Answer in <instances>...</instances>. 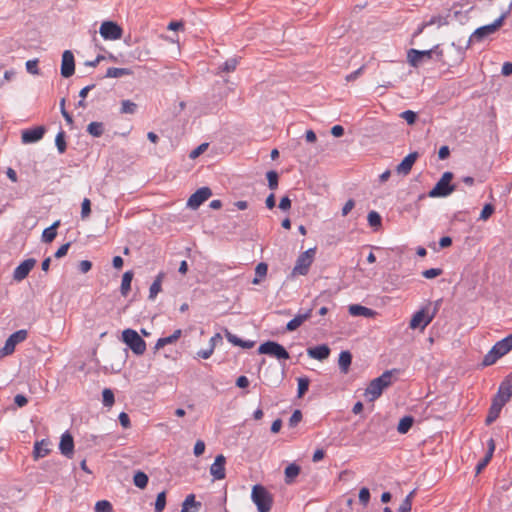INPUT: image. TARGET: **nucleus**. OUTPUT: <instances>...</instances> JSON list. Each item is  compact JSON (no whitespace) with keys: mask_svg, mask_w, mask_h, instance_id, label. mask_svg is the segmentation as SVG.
<instances>
[{"mask_svg":"<svg viewBox=\"0 0 512 512\" xmlns=\"http://www.w3.org/2000/svg\"><path fill=\"white\" fill-rule=\"evenodd\" d=\"M413 422L414 419L412 416H404L398 423L397 431L400 434H406L411 429Z\"/></svg>","mask_w":512,"mask_h":512,"instance_id":"obj_31","label":"nucleus"},{"mask_svg":"<svg viewBox=\"0 0 512 512\" xmlns=\"http://www.w3.org/2000/svg\"><path fill=\"white\" fill-rule=\"evenodd\" d=\"M225 463L226 459L222 454L216 456L210 467V474L215 480H222L225 478Z\"/></svg>","mask_w":512,"mask_h":512,"instance_id":"obj_17","label":"nucleus"},{"mask_svg":"<svg viewBox=\"0 0 512 512\" xmlns=\"http://www.w3.org/2000/svg\"><path fill=\"white\" fill-rule=\"evenodd\" d=\"M26 69L29 73H31L33 75L39 74L38 60L37 59L28 60L26 62Z\"/></svg>","mask_w":512,"mask_h":512,"instance_id":"obj_54","label":"nucleus"},{"mask_svg":"<svg viewBox=\"0 0 512 512\" xmlns=\"http://www.w3.org/2000/svg\"><path fill=\"white\" fill-rule=\"evenodd\" d=\"M512 397V382L505 379L499 386L497 394L494 396L492 402L504 406Z\"/></svg>","mask_w":512,"mask_h":512,"instance_id":"obj_12","label":"nucleus"},{"mask_svg":"<svg viewBox=\"0 0 512 512\" xmlns=\"http://www.w3.org/2000/svg\"><path fill=\"white\" fill-rule=\"evenodd\" d=\"M391 371H385L379 377L373 379L365 390L364 396L367 401L373 402L378 399L385 388L391 384Z\"/></svg>","mask_w":512,"mask_h":512,"instance_id":"obj_2","label":"nucleus"},{"mask_svg":"<svg viewBox=\"0 0 512 512\" xmlns=\"http://www.w3.org/2000/svg\"><path fill=\"white\" fill-rule=\"evenodd\" d=\"M354 207L355 201L353 199H349L342 207V216H347Z\"/></svg>","mask_w":512,"mask_h":512,"instance_id":"obj_60","label":"nucleus"},{"mask_svg":"<svg viewBox=\"0 0 512 512\" xmlns=\"http://www.w3.org/2000/svg\"><path fill=\"white\" fill-rule=\"evenodd\" d=\"M418 158L417 152L409 153L397 166L396 172L402 175H408Z\"/></svg>","mask_w":512,"mask_h":512,"instance_id":"obj_18","label":"nucleus"},{"mask_svg":"<svg viewBox=\"0 0 512 512\" xmlns=\"http://www.w3.org/2000/svg\"><path fill=\"white\" fill-rule=\"evenodd\" d=\"M238 65V60L237 58H230L228 60H226L222 66L220 67L221 71L223 72H232L236 69Z\"/></svg>","mask_w":512,"mask_h":512,"instance_id":"obj_47","label":"nucleus"},{"mask_svg":"<svg viewBox=\"0 0 512 512\" xmlns=\"http://www.w3.org/2000/svg\"><path fill=\"white\" fill-rule=\"evenodd\" d=\"M368 224L374 229L378 230L382 225V218L376 211H370L367 215Z\"/></svg>","mask_w":512,"mask_h":512,"instance_id":"obj_34","label":"nucleus"},{"mask_svg":"<svg viewBox=\"0 0 512 512\" xmlns=\"http://www.w3.org/2000/svg\"><path fill=\"white\" fill-rule=\"evenodd\" d=\"M55 144L60 154H63L66 150L65 132L60 130L55 138Z\"/></svg>","mask_w":512,"mask_h":512,"instance_id":"obj_41","label":"nucleus"},{"mask_svg":"<svg viewBox=\"0 0 512 512\" xmlns=\"http://www.w3.org/2000/svg\"><path fill=\"white\" fill-rule=\"evenodd\" d=\"M251 499L258 512H269L273 504V497L262 485L256 484L252 488Z\"/></svg>","mask_w":512,"mask_h":512,"instance_id":"obj_3","label":"nucleus"},{"mask_svg":"<svg viewBox=\"0 0 512 512\" xmlns=\"http://www.w3.org/2000/svg\"><path fill=\"white\" fill-rule=\"evenodd\" d=\"M312 309L307 310L304 313H298L293 319H291L286 326L288 331H294L300 327L306 320L311 317Z\"/></svg>","mask_w":512,"mask_h":512,"instance_id":"obj_22","label":"nucleus"},{"mask_svg":"<svg viewBox=\"0 0 512 512\" xmlns=\"http://www.w3.org/2000/svg\"><path fill=\"white\" fill-rule=\"evenodd\" d=\"M348 311L349 314L354 317L362 316L365 318H372L377 314L376 311L359 304L350 305Z\"/></svg>","mask_w":512,"mask_h":512,"instance_id":"obj_21","label":"nucleus"},{"mask_svg":"<svg viewBox=\"0 0 512 512\" xmlns=\"http://www.w3.org/2000/svg\"><path fill=\"white\" fill-rule=\"evenodd\" d=\"M87 132L93 137H100L104 132V127L101 122H91L87 126Z\"/></svg>","mask_w":512,"mask_h":512,"instance_id":"obj_35","label":"nucleus"},{"mask_svg":"<svg viewBox=\"0 0 512 512\" xmlns=\"http://www.w3.org/2000/svg\"><path fill=\"white\" fill-rule=\"evenodd\" d=\"M95 512H113L112 504L107 500L97 501L95 504Z\"/></svg>","mask_w":512,"mask_h":512,"instance_id":"obj_44","label":"nucleus"},{"mask_svg":"<svg viewBox=\"0 0 512 512\" xmlns=\"http://www.w3.org/2000/svg\"><path fill=\"white\" fill-rule=\"evenodd\" d=\"M370 500V491L368 488L363 487L359 491V501L363 506H367Z\"/></svg>","mask_w":512,"mask_h":512,"instance_id":"obj_53","label":"nucleus"},{"mask_svg":"<svg viewBox=\"0 0 512 512\" xmlns=\"http://www.w3.org/2000/svg\"><path fill=\"white\" fill-rule=\"evenodd\" d=\"M132 71L128 68H116V67H110L106 71L105 77L107 78H120L123 76L131 75Z\"/></svg>","mask_w":512,"mask_h":512,"instance_id":"obj_28","label":"nucleus"},{"mask_svg":"<svg viewBox=\"0 0 512 512\" xmlns=\"http://www.w3.org/2000/svg\"><path fill=\"white\" fill-rule=\"evenodd\" d=\"M415 491L410 492L400 504L397 512H411L412 509V498Z\"/></svg>","mask_w":512,"mask_h":512,"instance_id":"obj_39","label":"nucleus"},{"mask_svg":"<svg viewBox=\"0 0 512 512\" xmlns=\"http://www.w3.org/2000/svg\"><path fill=\"white\" fill-rule=\"evenodd\" d=\"M268 186L271 190L278 187V173L274 170L268 171L267 174Z\"/></svg>","mask_w":512,"mask_h":512,"instance_id":"obj_46","label":"nucleus"},{"mask_svg":"<svg viewBox=\"0 0 512 512\" xmlns=\"http://www.w3.org/2000/svg\"><path fill=\"white\" fill-rule=\"evenodd\" d=\"M441 274H442V269H440V268H430V269L424 270L422 272V276L426 279H433L435 277H438Z\"/></svg>","mask_w":512,"mask_h":512,"instance_id":"obj_52","label":"nucleus"},{"mask_svg":"<svg viewBox=\"0 0 512 512\" xmlns=\"http://www.w3.org/2000/svg\"><path fill=\"white\" fill-rule=\"evenodd\" d=\"M512 350V333L496 342L490 351L484 356L482 365H493L498 359Z\"/></svg>","mask_w":512,"mask_h":512,"instance_id":"obj_1","label":"nucleus"},{"mask_svg":"<svg viewBox=\"0 0 512 512\" xmlns=\"http://www.w3.org/2000/svg\"><path fill=\"white\" fill-rule=\"evenodd\" d=\"M258 352L260 354L275 357L278 360L289 359V353L287 350L281 344L274 341H266L262 343L258 348Z\"/></svg>","mask_w":512,"mask_h":512,"instance_id":"obj_10","label":"nucleus"},{"mask_svg":"<svg viewBox=\"0 0 512 512\" xmlns=\"http://www.w3.org/2000/svg\"><path fill=\"white\" fill-rule=\"evenodd\" d=\"M165 274L160 272L149 288V299L154 300L158 293L161 291L162 280Z\"/></svg>","mask_w":512,"mask_h":512,"instance_id":"obj_26","label":"nucleus"},{"mask_svg":"<svg viewBox=\"0 0 512 512\" xmlns=\"http://www.w3.org/2000/svg\"><path fill=\"white\" fill-rule=\"evenodd\" d=\"M307 354L309 357L317 360H324L328 358L330 354V349L327 345L322 344L315 347H311L307 349Z\"/></svg>","mask_w":512,"mask_h":512,"instance_id":"obj_20","label":"nucleus"},{"mask_svg":"<svg viewBox=\"0 0 512 512\" xmlns=\"http://www.w3.org/2000/svg\"><path fill=\"white\" fill-rule=\"evenodd\" d=\"M200 506H201V503L197 502L195 500V495L189 494L183 501L182 508H181L180 512H191L190 508H192V507L199 508Z\"/></svg>","mask_w":512,"mask_h":512,"instance_id":"obj_33","label":"nucleus"},{"mask_svg":"<svg viewBox=\"0 0 512 512\" xmlns=\"http://www.w3.org/2000/svg\"><path fill=\"white\" fill-rule=\"evenodd\" d=\"M59 449L64 456L68 458L72 457L74 450V441L73 437L68 432L62 434Z\"/></svg>","mask_w":512,"mask_h":512,"instance_id":"obj_19","label":"nucleus"},{"mask_svg":"<svg viewBox=\"0 0 512 512\" xmlns=\"http://www.w3.org/2000/svg\"><path fill=\"white\" fill-rule=\"evenodd\" d=\"M27 335H28L27 331L24 329H21V330H18L16 332L12 333L8 338H9V340H12L14 345H17V344L23 342L24 340H26Z\"/></svg>","mask_w":512,"mask_h":512,"instance_id":"obj_42","label":"nucleus"},{"mask_svg":"<svg viewBox=\"0 0 512 512\" xmlns=\"http://www.w3.org/2000/svg\"><path fill=\"white\" fill-rule=\"evenodd\" d=\"M453 173L450 171L444 172L436 185L428 193L431 198L447 197L454 190L455 185L451 184Z\"/></svg>","mask_w":512,"mask_h":512,"instance_id":"obj_6","label":"nucleus"},{"mask_svg":"<svg viewBox=\"0 0 512 512\" xmlns=\"http://www.w3.org/2000/svg\"><path fill=\"white\" fill-rule=\"evenodd\" d=\"M122 341L136 355H142L146 351V342L133 329L128 328L122 332Z\"/></svg>","mask_w":512,"mask_h":512,"instance_id":"obj_8","label":"nucleus"},{"mask_svg":"<svg viewBox=\"0 0 512 512\" xmlns=\"http://www.w3.org/2000/svg\"><path fill=\"white\" fill-rule=\"evenodd\" d=\"M212 195L211 189L208 187H201L194 192L187 201V206L191 209H197Z\"/></svg>","mask_w":512,"mask_h":512,"instance_id":"obj_13","label":"nucleus"},{"mask_svg":"<svg viewBox=\"0 0 512 512\" xmlns=\"http://www.w3.org/2000/svg\"><path fill=\"white\" fill-rule=\"evenodd\" d=\"M437 305L432 310V312H429L430 307L427 305L426 307H423L422 309L418 310L414 313L412 316L409 327L411 329H421L424 330L434 319L436 313H437Z\"/></svg>","mask_w":512,"mask_h":512,"instance_id":"obj_7","label":"nucleus"},{"mask_svg":"<svg viewBox=\"0 0 512 512\" xmlns=\"http://www.w3.org/2000/svg\"><path fill=\"white\" fill-rule=\"evenodd\" d=\"M75 72L74 55L70 50H65L62 54L61 75L64 78L71 77Z\"/></svg>","mask_w":512,"mask_h":512,"instance_id":"obj_16","label":"nucleus"},{"mask_svg":"<svg viewBox=\"0 0 512 512\" xmlns=\"http://www.w3.org/2000/svg\"><path fill=\"white\" fill-rule=\"evenodd\" d=\"M70 243L63 244L61 247L58 248V250L55 252L56 258H61L65 256L68 252Z\"/></svg>","mask_w":512,"mask_h":512,"instance_id":"obj_62","label":"nucleus"},{"mask_svg":"<svg viewBox=\"0 0 512 512\" xmlns=\"http://www.w3.org/2000/svg\"><path fill=\"white\" fill-rule=\"evenodd\" d=\"M298 397H302L309 388V379L307 377L298 378Z\"/></svg>","mask_w":512,"mask_h":512,"instance_id":"obj_48","label":"nucleus"},{"mask_svg":"<svg viewBox=\"0 0 512 512\" xmlns=\"http://www.w3.org/2000/svg\"><path fill=\"white\" fill-rule=\"evenodd\" d=\"M133 279V272L132 271H126L122 276V282L120 291L123 296H126L131 288V282Z\"/></svg>","mask_w":512,"mask_h":512,"instance_id":"obj_29","label":"nucleus"},{"mask_svg":"<svg viewBox=\"0 0 512 512\" xmlns=\"http://www.w3.org/2000/svg\"><path fill=\"white\" fill-rule=\"evenodd\" d=\"M502 408L498 403L492 402L485 420L487 425H490L499 417Z\"/></svg>","mask_w":512,"mask_h":512,"instance_id":"obj_30","label":"nucleus"},{"mask_svg":"<svg viewBox=\"0 0 512 512\" xmlns=\"http://www.w3.org/2000/svg\"><path fill=\"white\" fill-rule=\"evenodd\" d=\"M508 12H504L493 23L477 28L469 37L466 48L473 42H481L485 37L495 33L503 24Z\"/></svg>","mask_w":512,"mask_h":512,"instance_id":"obj_4","label":"nucleus"},{"mask_svg":"<svg viewBox=\"0 0 512 512\" xmlns=\"http://www.w3.org/2000/svg\"><path fill=\"white\" fill-rule=\"evenodd\" d=\"M279 208L283 211L289 210L291 208V200L289 199L288 196H284L281 198Z\"/></svg>","mask_w":512,"mask_h":512,"instance_id":"obj_61","label":"nucleus"},{"mask_svg":"<svg viewBox=\"0 0 512 512\" xmlns=\"http://www.w3.org/2000/svg\"><path fill=\"white\" fill-rule=\"evenodd\" d=\"M134 485L140 489H144L148 484V476L141 471L135 473L133 477Z\"/></svg>","mask_w":512,"mask_h":512,"instance_id":"obj_37","label":"nucleus"},{"mask_svg":"<svg viewBox=\"0 0 512 512\" xmlns=\"http://www.w3.org/2000/svg\"><path fill=\"white\" fill-rule=\"evenodd\" d=\"M91 213V202L88 198H84L81 204V218L86 219Z\"/></svg>","mask_w":512,"mask_h":512,"instance_id":"obj_50","label":"nucleus"},{"mask_svg":"<svg viewBox=\"0 0 512 512\" xmlns=\"http://www.w3.org/2000/svg\"><path fill=\"white\" fill-rule=\"evenodd\" d=\"M501 73L504 76H510L512 74V63L504 62L502 65Z\"/></svg>","mask_w":512,"mask_h":512,"instance_id":"obj_64","label":"nucleus"},{"mask_svg":"<svg viewBox=\"0 0 512 512\" xmlns=\"http://www.w3.org/2000/svg\"><path fill=\"white\" fill-rule=\"evenodd\" d=\"M448 24V16L436 15L432 16L428 21H425V25L427 27L436 25L437 27H442Z\"/></svg>","mask_w":512,"mask_h":512,"instance_id":"obj_38","label":"nucleus"},{"mask_svg":"<svg viewBox=\"0 0 512 512\" xmlns=\"http://www.w3.org/2000/svg\"><path fill=\"white\" fill-rule=\"evenodd\" d=\"M400 117L404 119L408 124L412 125L415 123L417 115L412 110H406L400 114Z\"/></svg>","mask_w":512,"mask_h":512,"instance_id":"obj_51","label":"nucleus"},{"mask_svg":"<svg viewBox=\"0 0 512 512\" xmlns=\"http://www.w3.org/2000/svg\"><path fill=\"white\" fill-rule=\"evenodd\" d=\"M300 473V467L297 464H289L285 468V481L287 484H290L295 477H297Z\"/></svg>","mask_w":512,"mask_h":512,"instance_id":"obj_32","label":"nucleus"},{"mask_svg":"<svg viewBox=\"0 0 512 512\" xmlns=\"http://www.w3.org/2000/svg\"><path fill=\"white\" fill-rule=\"evenodd\" d=\"M267 271H268V266L266 263L261 262V263L257 264V266L255 268L256 277L253 279L252 283L258 284L260 282V279H262L266 276Z\"/></svg>","mask_w":512,"mask_h":512,"instance_id":"obj_36","label":"nucleus"},{"mask_svg":"<svg viewBox=\"0 0 512 512\" xmlns=\"http://www.w3.org/2000/svg\"><path fill=\"white\" fill-rule=\"evenodd\" d=\"M315 254V248H309L308 250L301 253L296 260V264L292 270V275H306L314 261Z\"/></svg>","mask_w":512,"mask_h":512,"instance_id":"obj_9","label":"nucleus"},{"mask_svg":"<svg viewBox=\"0 0 512 512\" xmlns=\"http://www.w3.org/2000/svg\"><path fill=\"white\" fill-rule=\"evenodd\" d=\"M492 456L486 453L485 457L476 465V473H480L490 462Z\"/></svg>","mask_w":512,"mask_h":512,"instance_id":"obj_58","label":"nucleus"},{"mask_svg":"<svg viewBox=\"0 0 512 512\" xmlns=\"http://www.w3.org/2000/svg\"><path fill=\"white\" fill-rule=\"evenodd\" d=\"M137 110V104L131 100H123L121 102L120 112L123 114H134Z\"/></svg>","mask_w":512,"mask_h":512,"instance_id":"obj_40","label":"nucleus"},{"mask_svg":"<svg viewBox=\"0 0 512 512\" xmlns=\"http://www.w3.org/2000/svg\"><path fill=\"white\" fill-rule=\"evenodd\" d=\"M222 342V336L220 333H216L214 336L210 338L209 341V347H211L213 350L215 349L216 345L218 343Z\"/></svg>","mask_w":512,"mask_h":512,"instance_id":"obj_63","label":"nucleus"},{"mask_svg":"<svg viewBox=\"0 0 512 512\" xmlns=\"http://www.w3.org/2000/svg\"><path fill=\"white\" fill-rule=\"evenodd\" d=\"M165 506H166V493L164 491H162L157 495V498L155 501V511L162 512L165 509Z\"/></svg>","mask_w":512,"mask_h":512,"instance_id":"obj_45","label":"nucleus"},{"mask_svg":"<svg viewBox=\"0 0 512 512\" xmlns=\"http://www.w3.org/2000/svg\"><path fill=\"white\" fill-rule=\"evenodd\" d=\"M434 53L438 55L439 59L442 57V51L439 50V45H435L430 50L410 49L407 52V60L411 66L419 67L422 64L430 61Z\"/></svg>","mask_w":512,"mask_h":512,"instance_id":"obj_5","label":"nucleus"},{"mask_svg":"<svg viewBox=\"0 0 512 512\" xmlns=\"http://www.w3.org/2000/svg\"><path fill=\"white\" fill-rule=\"evenodd\" d=\"M50 442L47 439H42L41 441H37L34 444L33 449V457L35 460H38L40 458L45 457L49 454L50 448H49Z\"/></svg>","mask_w":512,"mask_h":512,"instance_id":"obj_23","label":"nucleus"},{"mask_svg":"<svg viewBox=\"0 0 512 512\" xmlns=\"http://www.w3.org/2000/svg\"><path fill=\"white\" fill-rule=\"evenodd\" d=\"M16 345L12 342V340H9V338L6 340L5 345L3 348L0 349V359L11 355L15 350Z\"/></svg>","mask_w":512,"mask_h":512,"instance_id":"obj_43","label":"nucleus"},{"mask_svg":"<svg viewBox=\"0 0 512 512\" xmlns=\"http://www.w3.org/2000/svg\"><path fill=\"white\" fill-rule=\"evenodd\" d=\"M494 212V207L491 204H486L480 214V219L487 220Z\"/></svg>","mask_w":512,"mask_h":512,"instance_id":"obj_57","label":"nucleus"},{"mask_svg":"<svg viewBox=\"0 0 512 512\" xmlns=\"http://www.w3.org/2000/svg\"><path fill=\"white\" fill-rule=\"evenodd\" d=\"M100 35L105 40H118L122 37V28L113 21H104L99 29Z\"/></svg>","mask_w":512,"mask_h":512,"instance_id":"obj_11","label":"nucleus"},{"mask_svg":"<svg viewBox=\"0 0 512 512\" xmlns=\"http://www.w3.org/2000/svg\"><path fill=\"white\" fill-rule=\"evenodd\" d=\"M225 337L231 344L235 346H239L242 344V339L232 334L228 329H225Z\"/></svg>","mask_w":512,"mask_h":512,"instance_id":"obj_56","label":"nucleus"},{"mask_svg":"<svg viewBox=\"0 0 512 512\" xmlns=\"http://www.w3.org/2000/svg\"><path fill=\"white\" fill-rule=\"evenodd\" d=\"M102 396H103V405L106 406V407H111L114 403V394L112 392V390L106 388L103 390V393H102Z\"/></svg>","mask_w":512,"mask_h":512,"instance_id":"obj_49","label":"nucleus"},{"mask_svg":"<svg viewBox=\"0 0 512 512\" xmlns=\"http://www.w3.org/2000/svg\"><path fill=\"white\" fill-rule=\"evenodd\" d=\"M301 420H302V413H301V411L300 410H295L292 413V415H291V417L289 419V425L291 427H295V426H297L300 423Z\"/></svg>","mask_w":512,"mask_h":512,"instance_id":"obj_55","label":"nucleus"},{"mask_svg":"<svg viewBox=\"0 0 512 512\" xmlns=\"http://www.w3.org/2000/svg\"><path fill=\"white\" fill-rule=\"evenodd\" d=\"M60 225V221L54 222L51 226L44 229L42 233V241L45 243L52 242L57 235V227Z\"/></svg>","mask_w":512,"mask_h":512,"instance_id":"obj_27","label":"nucleus"},{"mask_svg":"<svg viewBox=\"0 0 512 512\" xmlns=\"http://www.w3.org/2000/svg\"><path fill=\"white\" fill-rule=\"evenodd\" d=\"M36 265V260L34 258H29L21 262L13 271V279L16 282H21L24 280L30 273V271Z\"/></svg>","mask_w":512,"mask_h":512,"instance_id":"obj_14","label":"nucleus"},{"mask_svg":"<svg viewBox=\"0 0 512 512\" xmlns=\"http://www.w3.org/2000/svg\"><path fill=\"white\" fill-rule=\"evenodd\" d=\"M352 362V355L349 351H342L339 355L338 365L343 374H346Z\"/></svg>","mask_w":512,"mask_h":512,"instance_id":"obj_25","label":"nucleus"},{"mask_svg":"<svg viewBox=\"0 0 512 512\" xmlns=\"http://www.w3.org/2000/svg\"><path fill=\"white\" fill-rule=\"evenodd\" d=\"M181 335L182 330L176 329L170 336L159 338L155 344V350H159L166 345L175 343L181 337Z\"/></svg>","mask_w":512,"mask_h":512,"instance_id":"obj_24","label":"nucleus"},{"mask_svg":"<svg viewBox=\"0 0 512 512\" xmlns=\"http://www.w3.org/2000/svg\"><path fill=\"white\" fill-rule=\"evenodd\" d=\"M205 451V443L202 441V440H198L196 441L195 445H194V455L195 456H200L204 453Z\"/></svg>","mask_w":512,"mask_h":512,"instance_id":"obj_59","label":"nucleus"},{"mask_svg":"<svg viewBox=\"0 0 512 512\" xmlns=\"http://www.w3.org/2000/svg\"><path fill=\"white\" fill-rule=\"evenodd\" d=\"M44 134L45 128L43 126L25 129L21 133V141L23 144L36 143L43 138Z\"/></svg>","mask_w":512,"mask_h":512,"instance_id":"obj_15","label":"nucleus"}]
</instances>
